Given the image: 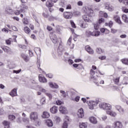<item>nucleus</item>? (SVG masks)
<instances>
[{
	"label": "nucleus",
	"mask_w": 128,
	"mask_h": 128,
	"mask_svg": "<svg viewBox=\"0 0 128 128\" xmlns=\"http://www.w3.org/2000/svg\"><path fill=\"white\" fill-rule=\"evenodd\" d=\"M30 118L31 122L34 123L36 126H40L41 122L38 120V114L37 112H32L30 114Z\"/></svg>",
	"instance_id": "nucleus-1"
},
{
	"label": "nucleus",
	"mask_w": 128,
	"mask_h": 128,
	"mask_svg": "<svg viewBox=\"0 0 128 128\" xmlns=\"http://www.w3.org/2000/svg\"><path fill=\"white\" fill-rule=\"evenodd\" d=\"M100 102H102V100L100 98H96L94 101H90L88 102V106L90 110H94V106H96Z\"/></svg>",
	"instance_id": "nucleus-2"
},
{
	"label": "nucleus",
	"mask_w": 128,
	"mask_h": 128,
	"mask_svg": "<svg viewBox=\"0 0 128 128\" xmlns=\"http://www.w3.org/2000/svg\"><path fill=\"white\" fill-rule=\"evenodd\" d=\"M99 108L104 110H110L112 108V106L108 103L101 102L99 104Z\"/></svg>",
	"instance_id": "nucleus-3"
},
{
	"label": "nucleus",
	"mask_w": 128,
	"mask_h": 128,
	"mask_svg": "<svg viewBox=\"0 0 128 128\" xmlns=\"http://www.w3.org/2000/svg\"><path fill=\"white\" fill-rule=\"evenodd\" d=\"M82 18L85 22H94V18L92 16H90V15H84L82 16Z\"/></svg>",
	"instance_id": "nucleus-4"
},
{
	"label": "nucleus",
	"mask_w": 128,
	"mask_h": 128,
	"mask_svg": "<svg viewBox=\"0 0 128 128\" xmlns=\"http://www.w3.org/2000/svg\"><path fill=\"white\" fill-rule=\"evenodd\" d=\"M72 12H64L63 14V16L66 20H70L72 18Z\"/></svg>",
	"instance_id": "nucleus-5"
},
{
	"label": "nucleus",
	"mask_w": 128,
	"mask_h": 128,
	"mask_svg": "<svg viewBox=\"0 0 128 128\" xmlns=\"http://www.w3.org/2000/svg\"><path fill=\"white\" fill-rule=\"evenodd\" d=\"M114 128H122V123L120 121H116L112 124Z\"/></svg>",
	"instance_id": "nucleus-6"
},
{
	"label": "nucleus",
	"mask_w": 128,
	"mask_h": 128,
	"mask_svg": "<svg viewBox=\"0 0 128 128\" xmlns=\"http://www.w3.org/2000/svg\"><path fill=\"white\" fill-rule=\"evenodd\" d=\"M114 108L116 110H118V112L120 114H122L124 112V108H122V106L120 105H115Z\"/></svg>",
	"instance_id": "nucleus-7"
},
{
	"label": "nucleus",
	"mask_w": 128,
	"mask_h": 128,
	"mask_svg": "<svg viewBox=\"0 0 128 128\" xmlns=\"http://www.w3.org/2000/svg\"><path fill=\"white\" fill-rule=\"evenodd\" d=\"M50 38L54 44H56L58 42V38H56V34L54 33L50 34Z\"/></svg>",
	"instance_id": "nucleus-8"
},
{
	"label": "nucleus",
	"mask_w": 128,
	"mask_h": 128,
	"mask_svg": "<svg viewBox=\"0 0 128 128\" xmlns=\"http://www.w3.org/2000/svg\"><path fill=\"white\" fill-rule=\"evenodd\" d=\"M59 110L61 114H68V109H66V108L64 106H60L59 108Z\"/></svg>",
	"instance_id": "nucleus-9"
},
{
	"label": "nucleus",
	"mask_w": 128,
	"mask_h": 128,
	"mask_svg": "<svg viewBox=\"0 0 128 128\" xmlns=\"http://www.w3.org/2000/svg\"><path fill=\"white\" fill-rule=\"evenodd\" d=\"M28 6L24 4H21L20 5V10L21 12H26V11L28 10Z\"/></svg>",
	"instance_id": "nucleus-10"
},
{
	"label": "nucleus",
	"mask_w": 128,
	"mask_h": 128,
	"mask_svg": "<svg viewBox=\"0 0 128 128\" xmlns=\"http://www.w3.org/2000/svg\"><path fill=\"white\" fill-rule=\"evenodd\" d=\"M78 117L80 118H82L84 116V109L82 108H80L78 110V112L77 113Z\"/></svg>",
	"instance_id": "nucleus-11"
},
{
	"label": "nucleus",
	"mask_w": 128,
	"mask_h": 128,
	"mask_svg": "<svg viewBox=\"0 0 128 128\" xmlns=\"http://www.w3.org/2000/svg\"><path fill=\"white\" fill-rule=\"evenodd\" d=\"M88 120H89L91 124H98V120H96V117H94V116H91L89 117Z\"/></svg>",
	"instance_id": "nucleus-12"
},
{
	"label": "nucleus",
	"mask_w": 128,
	"mask_h": 128,
	"mask_svg": "<svg viewBox=\"0 0 128 128\" xmlns=\"http://www.w3.org/2000/svg\"><path fill=\"white\" fill-rule=\"evenodd\" d=\"M39 81L40 82H43V84H46V82H48V80L46 78V77H44L42 74H40L38 76Z\"/></svg>",
	"instance_id": "nucleus-13"
},
{
	"label": "nucleus",
	"mask_w": 128,
	"mask_h": 128,
	"mask_svg": "<svg viewBox=\"0 0 128 128\" xmlns=\"http://www.w3.org/2000/svg\"><path fill=\"white\" fill-rule=\"evenodd\" d=\"M84 12H85L86 14H87L90 16H92V14H94V10H92L85 8L84 9Z\"/></svg>",
	"instance_id": "nucleus-14"
},
{
	"label": "nucleus",
	"mask_w": 128,
	"mask_h": 128,
	"mask_svg": "<svg viewBox=\"0 0 128 128\" xmlns=\"http://www.w3.org/2000/svg\"><path fill=\"white\" fill-rule=\"evenodd\" d=\"M58 110V106H54L52 108H50V112L52 114H56Z\"/></svg>",
	"instance_id": "nucleus-15"
},
{
	"label": "nucleus",
	"mask_w": 128,
	"mask_h": 128,
	"mask_svg": "<svg viewBox=\"0 0 128 128\" xmlns=\"http://www.w3.org/2000/svg\"><path fill=\"white\" fill-rule=\"evenodd\" d=\"M46 124L47 125V126L49 128H51L54 126V122L50 119H47L45 120Z\"/></svg>",
	"instance_id": "nucleus-16"
},
{
	"label": "nucleus",
	"mask_w": 128,
	"mask_h": 128,
	"mask_svg": "<svg viewBox=\"0 0 128 128\" xmlns=\"http://www.w3.org/2000/svg\"><path fill=\"white\" fill-rule=\"evenodd\" d=\"M106 114H109V116H112L113 118H116V116L117 114L116 112L112 110H107L106 112Z\"/></svg>",
	"instance_id": "nucleus-17"
},
{
	"label": "nucleus",
	"mask_w": 128,
	"mask_h": 128,
	"mask_svg": "<svg viewBox=\"0 0 128 128\" xmlns=\"http://www.w3.org/2000/svg\"><path fill=\"white\" fill-rule=\"evenodd\" d=\"M86 50L90 54H94V50L90 46H87L85 47Z\"/></svg>",
	"instance_id": "nucleus-18"
},
{
	"label": "nucleus",
	"mask_w": 128,
	"mask_h": 128,
	"mask_svg": "<svg viewBox=\"0 0 128 128\" xmlns=\"http://www.w3.org/2000/svg\"><path fill=\"white\" fill-rule=\"evenodd\" d=\"M46 6L47 8H50L49 10L50 12H52L50 8H52V6H54V4H52V1H47L46 2Z\"/></svg>",
	"instance_id": "nucleus-19"
},
{
	"label": "nucleus",
	"mask_w": 128,
	"mask_h": 128,
	"mask_svg": "<svg viewBox=\"0 0 128 128\" xmlns=\"http://www.w3.org/2000/svg\"><path fill=\"white\" fill-rule=\"evenodd\" d=\"M114 20L119 24H122V21L120 20V18L118 16H114Z\"/></svg>",
	"instance_id": "nucleus-20"
},
{
	"label": "nucleus",
	"mask_w": 128,
	"mask_h": 128,
	"mask_svg": "<svg viewBox=\"0 0 128 128\" xmlns=\"http://www.w3.org/2000/svg\"><path fill=\"white\" fill-rule=\"evenodd\" d=\"M114 20L119 24H122V21L120 20V18L118 16H114Z\"/></svg>",
	"instance_id": "nucleus-21"
},
{
	"label": "nucleus",
	"mask_w": 128,
	"mask_h": 128,
	"mask_svg": "<svg viewBox=\"0 0 128 128\" xmlns=\"http://www.w3.org/2000/svg\"><path fill=\"white\" fill-rule=\"evenodd\" d=\"M74 68H76L77 70H82L84 68V66L82 64H74L72 65Z\"/></svg>",
	"instance_id": "nucleus-22"
},
{
	"label": "nucleus",
	"mask_w": 128,
	"mask_h": 128,
	"mask_svg": "<svg viewBox=\"0 0 128 128\" xmlns=\"http://www.w3.org/2000/svg\"><path fill=\"white\" fill-rule=\"evenodd\" d=\"M48 84L50 88H58V85L56 83L53 84L52 82H50Z\"/></svg>",
	"instance_id": "nucleus-23"
},
{
	"label": "nucleus",
	"mask_w": 128,
	"mask_h": 128,
	"mask_svg": "<svg viewBox=\"0 0 128 128\" xmlns=\"http://www.w3.org/2000/svg\"><path fill=\"white\" fill-rule=\"evenodd\" d=\"M79 128H88V122H80L79 124Z\"/></svg>",
	"instance_id": "nucleus-24"
},
{
	"label": "nucleus",
	"mask_w": 128,
	"mask_h": 128,
	"mask_svg": "<svg viewBox=\"0 0 128 128\" xmlns=\"http://www.w3.org/2000/svg\"><path fill=\"white\" fill-rule=\"evenodd\" d=\"M16 88L13 89L11 92H10L9 94L11 96H18V94H16Z\"/></svg>",
	"instance_id": "nucleus-25"
},
{
	"label": "nucleus",
	"mask_w": 128,
	"mask_h": 128,
	"mask_svg": "<svg viewBox=\"0 0 128 128\" xmlns=\"http://www.w3.org/2000/svg\"><path fill=\"white\" fill-rule=\"evenodd\" d=\"M12 12H14V11H12V9L7 8L5 10V14H12Z\"/></svg>",
	"instance_id": "nucleus-26"
},
{
	"label": "nucleus",
	"mask_w": 128,
	"mask_h": 128,
	"mask_svg": "<svg viewBox=\"0 0 128 128\" xmlns=\"http://www.w3.org/2000/svg\"><path fill=\"white\" fill-rule=\"evenodd\" d=\"M72 122V120H70V117L66 116H64V122L68 124V122Z\"/></svg>",
	"instance_id": "nucleus-27"
},
{
	"label": "nucleus",
	"mask_w": 128,
	"mask_h": 128,
	"mask_svg": "<svg viewBox=\"0 0 128 128\" xmlns=\"http://www.w3.org/2000/svg\"><path fill=\"white\" fill-rule=\"evenodd\" d=\"M42 118H50V113H48V112H44L42 115Z\"/></svg>",
	"instance_id": "nucleus-28"
},
{
	"label": "nucleus",
	"mask_w": 128,
	"mask_h": 128,
	"mask_svg": "<svg viewBox=\"0 0 128 128\" xmlns=\"http://www.w3.org/2000/svg\"><path fill=\"white\" fill-rule=\"evenodd\" d=\"M21 56L22 58H24L25 62H28V60H30V59L28 58V55L24 54H21Z\"/></svg>",
	"instance_id": "nucleus-29"
},
{
	"label": "nucleus",
	"mask_w": 128,
	"mask_h": 128,
	"mask_svg": "<svg viewBox=\"0 0 128 128\" xmlns=\"http://www.w3.org/2000/svg\"><path fill=\"white\" fill-rule=\"evenodd\" d=\"M10 122L6 120H4L3 122V124L4 126V128H10Z\"/></svg>",
	"instance_id": "nucleus-30"
},
{
	"label": "nucleus",
	"mask_w": 128,
	"mask_h": 128,
	"mask_svg": "<svg viewBox=\"0 0 128 128\" xmlns=\"http://www.w3.org/2000/svg\"><path fill=\"white\" fill-rule=\"evenodd\" d=\"M34 50L35 51V52L38 54H42V50H40V48L37 47L34 48Z\"/></svg>",
	"instance_id": "nucleus-31"
},
{
	"label": "nucleus",
	"mask_w": 128,
	"mask_h": 128,
	"mask_svg": "<svg viewBox=\"0 0 128 128\" xmlns=\"http://www.w3.org/2000/svg\"><path fill=\"white\" fill-rule=\"evenodd\" d=\"M122 19L124 22H128V17L126 14H123L122 16Z\"/></svg>",
	"instance_id": "nucleus-32"
},
{
	"label": "nucleus",
	"mask_w": 128,
	"mask_h": 128,
	"mask_svg": "<svg viewBox=\"0 0 128 128\" xmlns=\"http://www.w3.org/2000/svg\"><path fill=\"white\" fill-rule=\"evenodd\" d=\"M24 32H26V34H28L30 32V29L28 27L26 26L24 28Z\"/></svg>",
	"instance_id": "nucleus-33"
},
{
	"label": "nucleus",
	"mask_w": 128,
	"mask_h": 128,
	"mask_svg": "<svg viewBox=\"0 0 128 128\" xmlns=\"http://www.w3.org/2000/svg\"><path fill=\"white\" fill-rule=\"evenodd\" d=\"M105 26H108L109 28H112V26H114V22L112 21H110L108 23H105Z\"/></svg>",
	"instance_id": "nucleus-34"
},
{
	"label": "nucleus",
	"mask_w": 128,
	"mask_h": 128,
	"mask_svg": "<svg viewBox=\"0 0 128 128\" xmlns=\"http://www.w3.org/2000/svg\"><path fill=\"white\" fill-rule=\"evenodd\" d=\"M94 30H98L100 28V24L98 23H94L93 24Z\"/></svg>",
	"instance_id": "nucleus-35"
},
{
	"label": "nucleus",
	"mask_w": 128,
	"mask_h": 128,
	"mask_svg": "<svg viewBox=\"0 0 128 128\" xmlns=\"http://www.w3.org/2000/svg\"><path fill=\"white\" fill-rule=\"evenodd\" d=\"M95 74H96V72H94V70H93L92 69H91L90 70V74L92 76L91 78H94V76Z\"/></svg>",
	"instance_id": "nucleus-36"
},
{
	"label": "nucleus",
	"mask_w": 128,
	"mask_h": 128,
	"mask_svg": "<svg viewBox=\"0 0 128 128\" xmlns=\"http://www.w3.org/2000/svg\"><path fill=\"white\" fill-rule=\"evenodd\" d=\"M94 36H98L100 34V32L99 31L94 32Z\"/></svg>",
	"instance_id": "nucleus-37"
},
{
	"label": "nucleus",
	"mask_w": 128,
	"mask_h": 128,
	"mask_svg": "<svg viewBox=\"0 0 128 128\" xmlns=\"http://www.w3.org/2000/svg\"><path fill=\"white\" fill-rule=\"evenodd\" d=\"M121 62L124 64H128V59H122L121 60Z\"/></svg>",
	"instance_id": "nucleus-38"
},
{
	"label": "nucleus",
	"mask_w": 128,
	"mask_h": 128,
	"mask_svg": "<svg viewBox=\"0 0 128 128\" xmlns=\"http://www.w3.org/2000/svg\"><path fill=\"white\" fill-rule=\"evenodd\" d=\"M22 121L25 124H28V122H30V120L28 118H22Z\"/></svg>",
	"instance_id": "nucleus-39"
},
{
	"label": "nucleus",
	"mask_w": 128,
	"mask_h": 128,
	"mask_svg": "<svg viewBox=\"0 0 128 128\" xmlns=\"http://www.w3.org/2000/svg\"><path fill=\"white\" fill-rule=\"evenodd\" d=\"M86 34L88 36H94V32L88 30L86 32Z\"/></svg>",
	"instance_id": "nucleus-40"
},
{
	"label": "nucleus",
	"mask_w": 128,
	"mask_h": 128,
	"mask_svg": "<svg viewBox=\"0 0 128 128\" xmlns=\"http://www.w3.org/2000/svg\"><path fill=\"white\" fill-rule=\"evenodd\" d=\"M96 52H98V54H102V52H104V50L100 48H97Z\"/></svg>",
	"instance_id": "nucleus-41"
},
{
	"label": "nucleus",
	"mask_w": 128,
	"mask_h": 128,
	"mask_svg": "<svg viewBox=\"0 0 128 128\" xmlns=\"http://www.w3.org/2000/svg\"><path fill=\"white\" fill-rule=\"evenodd\" d=\"M39 90L40 92H45L46 94V90L44 89L42 87L39 88Z\"/></svg>",
	"instance_id": "nucleus-42"
},
{
	"label": "nucleus",
	"mask_w": 128,
	"mask_h": 128,
	"mask_svg": "<svg viewBox=\"0 0 128 128\" xmlns=\"http://www.w3.org/2000/svg\"><path fill=\"white\" fill-rule=\"evenodd\" d=\"M80 27L83 28H88V24H86V22H84L82 24Z\"/></svg>",
	"instance_id": "nucleus-43"
},
{
	"label": "nucleus",
	"mask_w": 128,
	"mask_h": 128,
	"mask_svg": "<svg viewBox=\"0 0 128 128\" xmlns=\"http://www.w3.org/2000/svg\"><path fill=\"white\" fill-rule=\"evenodd\" d=\"M102 22H104V18H101L99 19L98 24H102Z\"/></svg>",
	"instance_id": "nucleus-44"
},
{
	"label": "nucleus",
	"mask_w": 128,
	"mask_h": 128,
	"mask_svg": "<svg viewBox=\"0 0 128 128\" xmlns=\"http://www.w3.org/2000/svg\"><path fill=\"white\" fill-rule=\"evenodd\" d=\"M40 102L41 104H46V98H42Z\"/></svg>",
	"instance_id": "nucleus-45"
},
{
	"label": "nucleus",
	"mask_w": 128,
	"mask_h": 128,
	"mask_svg": "<svg viewBox=\"0 0 128 128\" xmlns=\"http://www.w3.org/2000/svg\"><path fill=\"white\" fill-rule=\"evenodd\" d=\"M3 50L6 52H10V48L8 47H6L5 48H4Z\"/></svg>",
	"instance_id": "nucleus-46"
},
{
	"label": "nucleus",
	"mask_w": 128,
	"mask_h": 128,
	"mask_svg": "<svg viewBox=\"0 0 128 128\" xmlns=\"http://www.w3.org/2000/svg\"><path fill=\"white\" fill-rule=\"evenodd\" d=\"M8 118L10 120H12L16 118V116L14 115H9Z\"/></svg>",
	"instance_id": "nucleus-47"
},
{
	"label": "nucleus",
	"mask_w": 128,
	"mask_h": 128,
	"mask_svg": "<svg viewBox=\"0 0 128 128\" xmlns=\"http://www.w3.org/2000/svg\"><path fill=\"white\" fill-rule=\"evenodd\" d=\"M68 124L65 123L64 122L62 126V128H68Z\"/></svg>",
	"instance_id": "nucleus-48"
},
{
	"label": "nucleus",
	"mask_w": 128,
	"mask_h": 128,
	"mask_svg": "<svg viewBox=\"0 0 128 128\" xmlns=\"http://www.w3.org/2000/svg\"><path fill=\"white\" fill-rule=\"evenodd\" d=\"M22 22L24 24H28V20L26 18L23 19Z\"/></svg>",
	"instance_id": "nucleus-49"
},
{
	"label": "nucleus",
	"mask_w": 128,
	"mask_h": 128,
	"mask_svg": "<svg viewBox=\"0 0 128 128\" xmlns=\"http://www.w3.org/2000/svg\"><path fill=\"white\" fill-rule=\"evenodd\" d=\"M56 122L57 124H60V118L59 116H56Z\"/></svg>",
	"instance_id": "nucleus-50"
},
{
	"label": "nucleus",
	"mask_w": 128,
	"mask_h": 128,
	"mask_svg": "<svg viewBox=\"0 0 128 128\" xmlns=\"http://www.w3.org/2000/svg\"><path fill=\"white\" fill-rule=\"evenodd\" d=\"M101 118L102 120L104 122V120H108V116H106V115H102Z\"/></svg>",
	"instance_id": "nucleus-51"
},
{
	"label": "nucleus",
	"mask_w": 128,
	"mask_h": 128,
	"mask_svg": "<svg viewBox=\"0 0 128 128\" xmlns=\"http://www.w3.org/2000/svg\"><path fill=\"white\" fill-rule=\"evenodd\" d=\"M64 104V102L62 101H60V100H56V104L58 106H60V104Z\"/></svg>",
	"instance_id": "nucleus-52"
},
{
	"label": "nucleus",
	"mask_w": 128,
	"mask_h": 128,
	"mask_svg": "<svg viewBox=\"0 0 128 128\" xmlns=\"http://www.w3.org/2000/svg\"><path fill=\"white\" fill-rule=\"evenodd\" d=\"M60 94H62V96H64V98H66V92H64V90H61L60 91Z\"/></svg>",
	"instance_id": "nucleus-53"
},
{
	"label": "nucleus",
	"mask_w": 128,
	"mask_h": 128,
	"mask_svg": "<svg viewBox=\"0 0 128 128\" xmlns=\"http://www.w3.org/2000/svg\"><path fill=\"white\" fill-rule=\"evenodd\" d=\"M70 44H72V38H69L67 42V46H70Z\"/></svg>",
	"instance_id": "nucleus-54"
},
{
	"label": "nucleus",
	"mask_w": 128,
	"mask_h": 128,
	"mask_svg": "<svg viewBox=\"0 0 128 128\" xmlns=\"http://www.w3.org/2000/svg\"><path fill=\"white\" fill-rule=\"evenodd\" d=\"M70 22L72 28H76V24H74V21L70 20Z\"/></svg>",
	"instance_id": "nucleus-55"
},
{
	"label": "nucleus",
	"mask_w": 128,
	"mask_h": 128,
	"mask_svg": "<svg viewBox=\"0 0 128 128\" xmlns=\"http://www.w3.org/2000/svg\"><path fill=\"white\" fill-rule=\"evenodd\" d=\"M114 82L116 84H118L120 82V78H116L114 80Z\"/></svg>",
	"instance_id": "nucleus-56"
},
{
	"label": "nucleus",
	"mask_w": 128,
	"mask_h": 128,
	"mask_svg": "<svg viewBox=\"0 0 128 128\" xmlns=\"http://www.w3.org/2000/svg\"><path fill=\"white\" fill-rule=\"evenodd\" d=\"M98 58L100 60H106V56H100L98 57Z\"/></svg>",
	"instance_id": "nucleus-57"
},
{
	"label": "nucleus",
	"mask_w": 128,
	"mask_h": 128,
	"mask_svg": "<svg viewBox=\"0 0 128 128\" xmlns=\"http://www.w3.org/2000/svg\"><path fill=\"white\" fill-rule=\"evenodd\" d=\"M18 46L20 48H22V50L26 48V45H18Z\"/></svg>",
	"instance_id": "nucleus-58"
},
{
	"label": "nucleus",
	"mask_w": 128,
	"mask_h": 128,
	"mask_svg": "<svg viewBox=\"0 0 128 128\" xmlns=\"http://www.w3.org/2000/svg\"><path fill=\"white\" fill-rule=\"evenodd\" d=\"M20 12H22L20 10H17L14 12V14H16V16H18L19 14H20Z\"/></svg>",
	"instance_id": "nucleus-59"
},
{
	"label": "nucleus",
	"mask_w": 128,
	"mask_h": 128,
	"mask_svg": "<svg viewBox=\"0 0 128 128\" xmlns=\"http://www.w3.org/2000/svg\"><path fill=\"white\" fill-rule=\"evenodd\" d=\"M46 96H48L49 98L52 99V94H50V93H46Z\"/></svg>",
	"instance_id": "nucleus-60"
},
{
	"label": "nucleus",
	"mask_w": 128,
	"mask_h": 128,
	"mask_svg": "<svg viewBox=\"0 0 128 128\" xmlns=\"http://www.w3.org/2000/svg\"><path fill=\"white\" fill-rule=\"evenodd\" d=\"M6 27L10 32V30H12V26H10V24H6Z\"/></svg>",
	"instance_id": "nucleus-61"
},
{
	"label": "nucleus",
	"mask_w": 128,
	"mask_h": 128,
	"mask_svg": "<svg viewBox=\"0 0 128 128\" xmlns=\"http://www.w3.org/2000/svg\"><path fill=\"white\" fill-rule=\"evenodd\" d=\"M46 76H47V78H52V74H46Z\"/></svg>",
	"instance_id": "nucleus-62"
},
{
	"label": "nucleus",
	"mask_w": 128,
	"mask_h": 128,
	"mask_svg": "<svg viewBox=\"0 0 128 128\" xmlns=\"http://www.w3.org/2000/svg\"><path fill=\"white\" fill-rule=\"evenodd\" d=\"M68 62L69 64H74V60L71 59H68Z\"/></svg>",
	"instance_id": "nucleus-63"
},
{
	"label": "nucleus",
	"mask_w": 128,
	"mask_h": 128,
	"mask_svg": "<svg viewBox=\"0 0 128 128\" xmlns=\"http://www.w3.org/2000/svg\"><path fill=\"white\" fill-rule=\"evenodd\" d=\"M26 128H36V127H34L32 125H28L26 126Z\"/></svg>",
	"instance_id": "nucleus-64"
}]
</instances>
